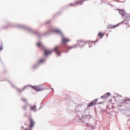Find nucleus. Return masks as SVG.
I'll list each match as a JSON object with an SVG mask.
<instances>
[{
  "instance_id": "dca6fc26",
  "label": "nucleus",
  "mask_w": 130,
  "mask_h": 130,
  "mask_svg": "<svg viewBox=\"0 0 130 130\" xmlns=\"http://www.w3.org/2000/svg\"><path fill=\"white\" fill-rule=\"evenodd\" d=\"M36 45L38 47H39L42 45V44L40 42L37 43Z\"/></svg>"
},
{
  "instance_id": "f257e3e1",
  "label": "nucleus",
  "mask_w": 130,
  "mask_h": 130,
  "mask_svg": "<svg viewBox=\"0 0 130 130\" xmlns=\"http://www.w3.org/2000/svg\"><path fill=\"white\" fill-rule=\"evenodd\" d=\"M90 118V116L89 115H86L84 116L83 115L81 119H79L78 120V122H82L84 123L88 124L87 122L88 121Z\"/></svg>"
},
{
  "instance_id": "f8f14e48",
  "label": "nucleus",
  "mask_w": 130,
  "mask_h": 130,
  "mask_svg": "<svg viewBox=\"0 0 130 130\" xmlns=\"http://www.w3.org/2000/svg\"><path fill=\"white\" fill-rule=\"evenodd\" d=\"M119 13L122 15L123 16L124 14V11L122 10H119Z\"/></svg>"
},
{
  "instance_id": "39448f33",
  "label": "nucleus",
  "mask_w": 130,
  "mask_h": 130,
  "mask_svg": "<svg viewBox=\"0 0 130 130\" xmlns=\"http://www.w3.org/2000/svg\"><path fill=\"white\" fill-rule=\"evenodd\" d=\"M52 52V51L49 50H48L44 49V54L46 56H47L48 55L51 54Z\"/></svg>"
},
{
  "instance_id": "2eb2a0df",
  "label": "nucleus",
  "mask_w": 130,
  "mask_h": 130,
  "mask_svg": "<svg viewBox=\"0 0 130 130\" xmlns=\"http://www.w3.org/2000/svg\"><path fill=\"white\" fill-rule=\"evenodd\" d=\"M36 108V107L35 106L31 107V109L32 110H34Z\"/></svg>"
},
{
  "instance_id": "9d476101",
  "label": "nucleus",
  "mask_w": 130,
  "mask_h": 130,
  "mask_svg": "<svg viewBox=\"0 0 130 130\" xmlns=\"http://www.w3.org/2000/svg\"><path fill=\"white\" fill-rule=\"evenodd\" d=\"M83 1L80 0L79 1L76 2H75V4L76 5L80 4L82 5L83 4Z\"/></svg>"
},
{
  "instance_id": "0eeeda50",
  "label": "nucleus",
  "mask_w": 130,
  "mask_h": 130,
  "mask_svg": "<svg viewBox=\"0 0 130 130\" xmlns=\"http://www.w3.org/2000/svg\"><path fill=\"white\" fill-rule=\"evenodd\" d=\"M31 87L34 90H35L37 91H42L43 90V89H41V88L37 86H35L34 87L31 86Z\"/></svg>"
},
{
  "instance_id": "7ed1b4c3",
  "label": "nucleus",
  "mask_w": 130,
  "mask_h": 130,
  "mask_svg": "<svg viewBox=\"0 0 130 130\" xmlns=\"http://www.w3.org/2000/svg\"><path fill=\"white\" fill-rule=\"evenodd\" d=\"M59 48L60 47L59 46L55 47L54 48V50L56 53L57 54L58 56H59L60 55V53H59Z\"/></svg>"
},
{
  "instance_id": "5701e85b",
  "label": "nucleus",
  "mask_w": 130,
  "mask_h": 130,
  "mask_svg": "<svg viewBox=\"0 0 130 130\" xmlns=\"http://www.w3.org/2000/svg\"><path fill=\"white\" fill-rule=\"evenodd\" d=\"M24 130H28V129L27 128H26Z\"/></svg>"
},
{
  "instance_id": "b1692460",
  "label": "nucleus",
  "mask_w": 130,
  "mask_h": 130,
  "mask_svg": "<svg viewBox=\"0 0 130 130\" xmlns=\"http://www.w3.org/2000/svg\"><path fill=\"white\" fill-rule=\"evenodd\" d=\"M2 50L1 48L0 47V51Z\"/></svg>"
},
{
  "instance_id": "9b49d317",
  "label": "nucleus",
  "mask_w": 130,
  "mask_h": 130,
  "mask_svg": "<svg viewBox=\"0 0 130 130\" xmlns=\"http://www.w3.org/2000/svg\"><path fill=\"white\" fill-rule=\"evenodd\" d=\"M104 35V34L101 32H100L98 34V36L100 37V38H102Z\"/></svg>"
},
{
  "instance_id": "f3484780",
  "label": "nucleus",
  "mask_w": 130,
  "mask_h": 130,
  "mask_svg": "<svg viewBox=\"0 0 130 130\" xmlns=\"http://www.w3.org/2000/svg\"><path fill=\"white\" fill-rule=\"evenodd\" d=\"M44 60L43 59H41L38 62L39 63H42L44 62Z\"/></svg>"
},
{
  "instance_id": "a211bd4d",
  "label": "nucleus",
  "mask_w": 130,
  "mask_h": 130,
  "mask_svg": "<svg viewBox=\"0 0 130 130\" xmlns=\"http://www.w3.org/2000/svg\"><path fill=\"white\" fill-rule=\"evenodd\" d=\"M21 100L22 101H23L25 102H26V101H27L26 100L25 98H22L21 99Z\"/></svg>"
},
{
  "instance_id": "393cba45",
  "label": "nucleus",
  "mask_w": 130,
  "mask_h": 130,
  "mask_svg": "<svg viewBox=\"0 0 130 130\" xmlns=\"http://www.w3.org/2000/svg\"><path fill=\"white\" fill-rule=\"evenodd\" d=\"M128 101H130V99L128 100Z\"/></svg>"
},
{
  "instance_id": "f03ea898",
  "label": "nucleus",
  "mask_w": 130,
  "mask_h": 130,
  "mask_svg": "<svg viewBox=\"0 0 130 130\" xmlns=\"http://www.w3.org/2000/svg\"><path fill=\"white\" fill-rule=\"evenodd\" d=\"M97 101V100L95 99L93 100L92 102L90 103L87 105V107H91L95 105L96 104V102Z\"/></svg>"
},
{
  "instance_id": "6ab92c4d",
  "label": "nucleus",
  "mask_w": 130,
  "mask_h": 130,
  "mask_svg": "<svg viewBox=\"0 0 130 130\" xmlns=\"http://www.w3.org/2000/svg\"><path fill=\"white\" fill-rule=\"evenodd\" d=\"M55 32L58 33H60V31L58 29H57L55 31Z\"/></svg>"
},
{
  "instance_id": "4468645a",
  "label": "nucleus",
  "mask_w": 130,
  "mask_h": 130,
  "mask_svg": "<svg viewBox=\"0 0 130 130\" xmlns=\"http://www.w3.org/2000/svg\"><path fill=\"white\" fill-rule=\"evenodd\" d=\"M75 47V46H67V48L68 49H72V48H73V47Z\"/></svg>"
},
{
  "instance_id": "412c9836",
  "label": "nucleus",
  "mask_w": 130,
  "mask_h": 130,
  "mask_svg": "<svg viewBox=\"0 0 130 130\" xmlns=\"http://www.w3.org/2000/svg\"><path fill=\"white\" fill-rule=\"evenodd\" d=\"M125 20H124L122 22H121V23H124V24H127V23H126V22H125Z\"/></svg>"
},
{
  "instance_id": "6e6552de",
  "label": "nucleus",
  "mask_w": 130,
  "mask_h": 130,
  "mask_svg": "<svg viewBox=\"0 0 130 130\" xmlns=\"http://www.w3.org/2000/svg\"><path fill=\"white\" fill-rule=\"evenodd\" d=\"M30 128H31L33 127V126L35 124V123L34 121L31 118H30Z\"/></svg>"
},
{
  "instance_id": "423d86ee",
  "label": "nucleus",
  "mask_w": 130,
  "mask_h": 130,
  "mask_svg": "<svg viewBox=\"0 0 130 130\" xmlns=\"http://www.w3.org/2000/svg\"><path fill=\"white\" fill-rule=\"evenodd\" d=\"M110 95V93H107L105 94L104 95L101 96V98L104 99H107Z\"/></svg>"
},
{
  "instance_id": "a878e982",
  "label": "nucleus",
  "mask_w": 130,
  "mask_h": 130,
  "mask_svg": "<svg viewBox=\"0 0 130 130\" xmlns=\"http://www.w3.org/2000/svg\"><path fill=\"white\" fill-rule=\"evenodd\" d=\"M92 127H94V126H92Z\"/></svg>"
},
{
  "instance_id": "ddd939ff",
  "label": "nucleus",
  "mask_w": 130,
  "mask_h": 130,
  "mask_svg": "<svg viewBox=\"0 0 130 130\" xmlns=\"http://www.w3.org/2000/svg\"><path fill=\"white\" fill-rule=\"evenodd\" d=\"M26 87V86H24V88L23 89H21V90L20 89H19V88H18L17 89V91L19 92H22V91H23L25 89Z\"/></svg>"
},
{
  "instance_id": "1a4fd4ad",
  "label": "nucleus",
  "mask_w": 130,
  "mask_h": 130,
  "mask_svg": "<svg viewBox=\"0 0 130 130\" xmlns=\"http://www.w3.org/2000/svg\"><path fill=\"white\" fill-rule=\"evenodd\" d=\"M117 25H109L107 27V28L109 29H112L115 28L117 27L118 26Z\"/></svg>"
},
{
  "instance_id": "20e7f679",
  "label": "nucleus",
  "mask_w": 130,
  "mask_h": 130,
  "mask_svg": "<svg viewBox=\"0 0 130 130\" xmlns=\"http://www.w3.org/2000/svg\"><path fill=\"white\" fill-rule=\"evenodd\" d=\"M70 41V39L63 37L62 40V43L66 45L67 42Z\"/></svg>"
},
{
  "instance_id": "4be33fe9",
  "label": "nucleus",
  "mask_w": 130,
  "mask_h": 130,
  "mask_svg": "<svg viewBox=\"0 0 130 130\" xmlns=\"http://www.w3.org/2000/svg\"><path fill=\"white\" fill-rule=\"evenodd\" d=\"M23 108L24 109H26V108L25 107H24Z\"/></svg>"
},
{
  "instance_id": "aec40b11",
  "label": "nucleus",
  "mask_w": 130,
  "mask_h": 130,
  "mask_svg": "<svg viewBox=\"0 0 130 130\" xmlns=\"http://www.w3.org/2000/svg\"><path fill=\"white\" fill-rule=\"evenodd\" d=\"M75 5H76V4H75V3L74 4H70L69 5V6H74Z\"/></svg>"
}]
</instances>
